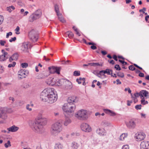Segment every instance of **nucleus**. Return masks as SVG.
Here are the masks:
<instances>
[{"label":"nucleus","instance_id":"19","mask_svg":"<svg viewBox=\"0 0 149 149\" xmlns=\"http://www.w3.org/2000/svg\"><path fill=\"white\" fill-rule=\"evenodd\" d=\"M104 130L103 129H102L100 128H98L96 130L97 133L100 136H103L104 135Z\"/></svg>","mask_w":149,"mask_h":149},{"label":"nucleus","instance_id":"62","mask_svg":"<svg viewBox=\"0 0 149 149\" xmlns=\"http://www.w3.org/2000/svg\"><path fill=\"white\" fill-rule=\"evenodd\" d=\"M55 85L57 86H61L60 84L59 83V82L58 79L57 80V81H56V83Z\"/></svg>","mask_w":149,"mask_h":149},{"label":"nucleus","instance_id":"42","mask_svg":"<svg viewBox=\"0 0 149 149\" xmlns=\"http://www.w3.org/2000/svg\"><path fill=\"white\" fill-rule=\"evenodd\" d=\"M141 107L142 105L141 104L137 105L135 106V108L136 110H138L139 109H141Z\"/></svg>","mask_w":149,"mask_h":149},{"label":"nucleus","instance_id":"13","mask_svg":"<svg viewBox=\"0 0 149 149\" xmlns=\"http://www.w3.org/2000/svg\"><path fill=\"white\" fill-rule=\"evenodd\" d=\"M141 149H149V142L143 141L141 142L140 145Z\"/></svg>","mask_w":149,"mask_h":149},{"label":"nucleus","instance_id":"46","mask_svg":"<svg viewBox=\"0 0 149 149\" xmlns=\"http://www.w3.org/2000/svg\"><path fill=\"white\" fill-rule=\"evenodd\" d=\"M6 43V41L5 40H0V44L2 46H4L5 44Z\"/></svg>","mask_w":149,"mask_h":149},{"label":"nucleus","instance_id":"21","mask_svg":"<svg viewBox=\"0 0 149 149\" xmlns=\"http://www.w3.org/2000/svg\"><path fill=\"white\" fill-rule=\"evenodd\" d=\"M104 111L105 113L109 114L111 116H113L115 115V113L114 112H113L110 110L105 109L104 110Z\"/></svg>","mask_w":149,"mask_h":149},{"label":"nucleus","instance_id":"25","mask_svg":"<svg viewBox=\"0 0 149 149\" xmlns=\"http://www.w3.org/2000/svg\"><path fill=\"white\" fill-rule=\"evenodd\" d=\"M30 85L29 83H24L22 85V87L24 89H26L29 88Z\"/></svg>","mask_w":149,"mask_h":149},{"label":"nucleus","instance_id":"11","mask_svg":"<svg viewBox=\"0 0 149 149\" xmlns=\"http://www.w3.org/2000/svg\"><path fill=\"white\" fill-rule=\"evenodd\" d=\"M145 134L143 132H138L135 134V137L137 141H140L144 139L145 137Z\"/></svg>","mask_w":149,"mask_h":149},{"label":"nucleus","instance_id":"30","mask_svg":"<svg viewBox=\"0 0 149 149\" xmlns=\"http://www.w3.org/2000/svg\"><path fill=\"white\" fill-rule=\"evenodd\" d=\"M54 8L55 11L57 15H58L60 13H59V8L57 5L56 4L54 6Z\"/></svg>","mask_w":149,"mask_h":149},{"label":"nucleus","instance_id":"22","mask_svg":"<svg viewBox=\"0 0 149 149\" xmlns=\"http://www.w3.org/2000/svg\"><path fill=\"white\" fill-rule=\"evenodd\" d=\"M71 147L73 149H77L79 147V145L77 143L74 142L71 143Z\"/></svg>","mask_w":149,"mask_h":149},{"label":"nucleus","instance_id":"10","mask_svg":"<svg viewBox=\"0 0 149 149\" xmlns=\"http://www.w3.org/2000/svg\"><path fill=\"white\" fill-rule=\"evenodd\" d=\"M49 70L51 73H56L58 74H60L61 68L56 66H53L48 68Z\"/></svg>","mask_w":149,"mask_h":149},{"label":"nucleus","instance_id":"18","mask_svg":"<svg viewBox=\"0 0 149 149\" xmlns=\"http://www.w3.org/2000/svg\"><path fill=\"white\" fill-rule=\"evenodd\" d=\"M33 14L37 19L39 18L41 16L42 12L40 10H38L35 12Z\"/></svg>","mask_w":149,"mask_h":149},{"label":"nucleus","instance_id":"8","mask_svg":"<svg viewBox=\"0 0 149 149\" xmlns=\"http://www.w3.org/2000/svg\"><path fill=\"white\" fill-rule=\"evenodd\" d=\"M59 82L60 85L66 84V86L67 87V88L70 89L72 88V83L69 80L67 81L64 79H62L59 80Z\"/></svg>","mask_w":149,"mask_h":149},{"label":"nucleus","instance_id":"58","mask_svg":"<svg viewBox=\"0 0 149 149\" xmlns=\"http://www.w3.org/2000/svg\"><path fill=\"white\" fill-rule=\"evenodd\" d=\"M95 45H93L91 47V49L93 50L96 49H97V47Z\"/></svg>","mask_w":149,"mask_h":149},{"label":"nucleus","instance_id":"7","mask_svg":"<svg viewBox=\"0 0 149 149\" xmlns=\"http://www.w3.org/2000/svg\"><path fill=\"white\" fill-rule=\"evenodd\" d=\"M29 36L30 39L33 42H36L38 39V33L34 30H32L29 33Z\"/></svg>","mask_w":149,"mask_h":149},{"label":"nucleus","instance_id":"59","mask_svg":"<svg viewBox=\"0 0 149 149\" xmlns=\"http://www.w3.org/2000/svg\"><path fill=\"white\" fill-rule=\"evenodd\" d=\"M134 65L137 68L139 69L140 70H142V68L139 67V66L138 65H137V64H134Z\"/></svg>","mask_w":149,"mask_h":149},{"label":"nucleus","instance_id":"17","mask_svg":"<svg viewBox=\"0 0 149 149\" xmlns=\"http://www.w3.org/2000/svg\"><path fill=\"white\" fill-rule=\"evenodd\" d=\"M18 74L21 77H19V78L20 79H21L23 78H25L26 77V76L25 75L24 72V70H19L18 72Z\"/></svg>","mask_w":149,"mask_h":149},{"label":"nucleus","instance_id":"47","mask_svg":"<svg viewBox=\"0 0 149 149\" xmlns=\"http://www.w3.org/2000/svg\"><path fill=\"white\" fill-rule=\"evenodd\" d=\"M141 98V104L143 105H145V98L144 97H142V98Z\"/></svg>","mask_w":149,"mask_h":149},{"label":"nucleus","instance_id":"34","mask_svg":"<svg viewBox=\"0 0 149 149\" xmlns=\"http://www.w3.org/2000/svg\"><path fill=\"white\" fill-rule=\"evenodd\" d=\"M109 70V69H107L105 70H102L100 71V73H102L104 74H107L108 75L111 74V73H110V72L108 71V70Z\"/></svg>","mask_w":149,"mask_h":149},{"label":"nucleus","instance_id":"45","mask_svg":"<svg viewBox=\"0 0 149 149\" xmlns=\"http://www.w3.org/2000/svg\"><path fill=\"white\" fill-rule=\"evenodd\" d=\"M62 61L64 62V63L63 64L65 65L70 64V63L71 62V61L69 60H67L66 61L63 60Z\"/></svg>","mask_w":149,"mask_h":149},{"label":"nucleus","instance_id":"39","mask_svg":"<svg viewBox=\"0 0 149 149\" xmlns=\"http://www.w3.org/2000/svg\"><path fill=\"white\" fill-rule=\"evenodd\" d=\"M16 64V63L15 62H13V63L12 64H9L8 65V67L9 68H10L11 67H14Z\"/></svg>","mask_w":149,"mask_h":149},{"label":"nucleus","instance_id":"15","mask_svg":"<svg viewBox=\"0 0 149 149\" xmlns=\"http://www.w3.org/2000/svg\"><path fill=\"white\" fill-rule=\"evenodd\" d=\"M19 129V128L13 125L12 126L7 128L8 131H7V134H9L10 132H17Z\"/></svg>","mask_w":149,"mask_h":149},{"label":"nucleus","instance_id":"63","mask_svg":"<svg viewBox=\"0 0 149 149\" xmlns=\"http://www.w3.org/2000/svg\"><path fill=\"white\" fill-rule=\"evenodd\" d=\"M139 76L141 77H143L144 76V73L140 72L139 75Z\"/></svg>","mask_w":149,"mask_h":149},{"label":"nucleus","instance_id":"5","mask_svg":"<svg viewBox=\"0 0 149 149\" xmlns=\"http://www.w3.org/2000/svg\"><path fill=\"white\" fill-rule=\"evenodd\" d=\"M88 113L87 111L84 110L82 109L78 111L75 114V116L80 120H86L88 117Z\"/></svg>","mask_w":149,"mask_h":149},{"label":"nucleus","instance_id":"57","mask_svg":"<svg viewBox=\"0 0 149 149\" xmlns=\"http://www.w3.org/2000/svg\"><path fill=\"white\" fill-rule=\"evenodd\" d=\"M98 73L99 72H98L96 70H94L93 72V73L97 77L98 75Z\"/></svg>","mask_w":149,"mask_h":149},{"label":"nucleus","instance_id":"53","mask_svg":"<svg viewBox=\"0 0 149 149\" xmlns=\"http://www.w3.org/2000/svg\"><path fill=\"white\" fill-rule=\"evenodd\" d=\"M16 39L15 37H14L13 38H11V39L9 40V41L10 42H12L13 41H15Z\"/></svg>","mask_w":149,"mask_h":149},{"label":"nucleus","instance_id":"48","mask_svg":"<svg viewBox=\"0 0 149 149\" xmlns=\"http://www.w3.org/2000/svg\"><path fill=\"white\" fill-rule=\"evenodd\" d=\"M3 20V17L2 15H0V25L2 23Z\"/></svg>","mask_w":149,"mask_h":149},{"label":"nucleus","instance_id":"20","mask_svg":"<svg viewBox=\"0 0 149 149\" xmlns=\"http://www.w3.org/2000/svg\"><path fill=\"white\" fill-rule=\"evenodd\" d=\"M37 19L33 13L29 17V20L31 22H33L34 20Z\"/></svg>","mask_w":149,"mask_h":149},{"label":"nucleus","instance_id":"31","mask_svg":"<svg viewBox=\"0 0 149 149\" xmlns=\"http://www.w3.org/2000/svg\"><path fill=\"white\" fill-rule=\"evenodd\" d=\"M52 78H49L46 81V83L49 85H52Z\"/></svg>","mask_w":149,"mask_h":149},{"label":"nucleus","instance_id":"51","mask_svg":"<svg viewBox=\"0 0 149 149\" xmlns=\"http://www.w3.org/2000/svg\"><path fill=\"white\" fill-rule=\"evenodd\" d=\"M134 95L135 96V97H136V98L139 97V96H141V95H140V93H135L134 94Z\"/></svg>","mask_w":149,"mask_h":149},{"label":"nucleus","instance_id":"38","mask_svg":"<svg viewBox=\"0 0 149 149\" xmlns=\"http://www.w3.org/2000/svg\"><path fill=\"white\" fill-rule=\"evenodd\" d=\"M57 81V79L56 78H52V85H55L56 83V81Z\"/></svg>","mask_w":149,"mask_h":149},{"label":"nucleus","instance_id":"3","mask_svg":"<svg viewBox=\"0 0 149 149\" xmlns=\"http://www.w3.org/2000/svg\"><path fill=\"white\" fill-rule=\"evenodd\" d=\"M40 98L43 101L52 103L57 100V96L54 93L53 89L49 88L45 89L41 93Z\"/></svg>","mask_w":149,"mask_h":149},{"label":"nucleus","instance_id":"12","mask_svg":"<svg viewBox=\"0 0 149 149\" xmlns=\"http://www.w3.org/2000/svg\"><path fill=\"white\" fill-rule=\"evenodd\" d=\"M7 109L6 108H4L1 110L0 112V118L2 119L5 120L7 118Z\"/></svg>","mask_w":149,"mask_h":149},{"label":"nucleus","instance_id":"27","mask_svg":"<svg viewBox=\"0 0 149 149\" xmlns=\"http://www.w3.org/2000/svg\"><path fill=\"white\" fill-rule=\"evenodd\" d=\"M57 16H58V19L62 23H64L65 22V20L63 17H62L61 14H59L58 15H57Z\"/></svg>","mask_w":149,"mask_h":149},{"label":"nucleus","instance_id":"43","mask_svg":"<svg viewBox=\"0 0 149 149\" xmlns=\"http://www.w3.org/2000/svg\"><path fill=\"white\" fill-rule=\"evenodd\" d=\"M9 100L11 103L13 104L15 101V99L14 97H9Z\"/></svg>","mask_w":149,"mask_h":149},{"label":"nucleus","instance_id":"35","mask_svg":"<svg viewBox=\"0 0 149 149\" xmlns=\"http://www.w3.org/2000/svg\"><path fill=\"white\" fill-rule=\"evenodd\" d=\"M11 146L10 142L9 140L8 141L7 143H5L4 144V146L6 148H8L9 146Z\"/></svg>","mask_w":149,"mask_h":149},{"label":"nucleus","instance_id":"4","mask_svg":"<svg viewBox=\"0 0 149 149\" xmlns=\"http://www.w3.org/2000/svg\"><path fill=\"white\" fill-rule=\"evenodd\" d=\"M62 129L61 121H58L53 124L51 129V133L53 135L56 136Z\"/></svg>","mask_w":149,"mask_h":149},{"label":"nucleus","instance_id":"28","mask_svg":"<svg viewBox=\"0 0 149 149\" xmlns=\"http://www.w3.org/2000/svg\"><path fill=\"white\" fill-rule=\"evenodd\" d=\"M62 145L60 143H56L54 149H62Z\"/></svg>","mask_w":149,"mask_h":149},{"label":"nucleus","instance_id":"14","mask_svg":"<svg viewBox=\"0 0 149 149\" xmlns=\"http://www.w3.org/2000/svg\"><path fill=\"white\" fill-rule=\"evenodd\" d=\"M28 45V43L27 42H25L23 43L21 46V50L24 52L29 53Z\"/></svg>","mask_w":149,"mask_h":149},{"label":"nucleus","instance_id":"52","mask_svg":"<svg viewBox=\"0 0 149 149\" xmlns=\"http://www.w3.org/2000/svg\"><path fill=\"white\" fill-rule=\"evenodd\" d=\"M30 107V105L28 104L26 106V109L28 110H29V111H31L32 110V108H31L29 107Z\"/></svg>","mask_w":149,"mask_h":149},{"label":"nucleus","instance_id":"60","mask_svg":"<svg viewBox=\"0 0 149 149\" xmlns=\"http://www.w3.org/2000/svg\"><path fill=\"white\" fill-rule=\"evenodd\" d=\"M102 73H100V71L98 73V75L97 77L100 78H102Z\"/></svg>","mask_w":149,"mask_h":149},{"label":"nucleus","instance_id":"23","mask_svg":"<svg viewBox=\"0 0 149 149\" xmlns=\"http://www.w3.org/2000/svg\"><path fill=\"white\" fill-rule=\"evenodd\" d=\"M65 35L66 36H68L70 38H72L74 36L73 34L70 31H68L66 32L65 33Z\"/></svg>","mask_w":149,"mask_h":149},{"label":"nucleus","instance_id":"16","mask_svg":"<svg viewBox=\"0 0 149 149\" xmlns=\"http://www.w3.org/2000/svg\"><path fill=\"white\" fill-rule=\"evenodd\" d=\"M140 93L141 95V98L144 97L143 96H144L146 97H147L148 96V92L146 91L143 90H142L140 92Z\"/></svg>","mask_w":149,"mask_h":149},{"label":"nucleus","instance_id":"2","mask_svg":"<svg viewBox=\"0 0 149 149\" xmlns=\"http://www.w3.org/2000/svg\"><path fill=\"white\" fill-rule=\"evenodd\" d=\"M47 123L46 119L43 118L40 116L38 117L35 121H31L29 123V125L34 132L42 134L45 131L43 126L45 125Z\"/></svg>","mask_w":149,"mask_h":149},{"label":"nucleus","instance_id":"61","mask_svg":"<svg viewBox=\"0 0 149 149\" xmlns=\"http://www.w3.org/2000/svg\"><path fill=\"white\" fill-rule=\"evenodd\" d=\"M44 59L46 61H48L50 60V59L49 58H47L46 56H43Z\"/></svg>","mask_w":149,"mask_h":149},{"label":"nucleus","instance_id":"40","mask_svg":"<svg viewBox=\"0 0 149 149\" xmlns=\"http://www.w3.org/2000/svg\"><path fill=\"white\" fill-rule=\"evenodd\" d=\"M114 68L117 70H121V68L119 65L116 64L115 65Z\"/></svg>","mask_w":149,"mask_h":149},{"label":"nucleus","instance_id":"49","mask_svg":"<svg viewBox=\"0 0 149 149\" xmlns=\"http://www.w3.org/2000/svg\"><path fill=\"white\" fill-rule=\"evenodd\" d=\"M122 149H129L128 145H126L123 146Z\"/></svg>","mask_w":149,"mask_h":149},{"label":"nucleus","instance_id":"6","mask_svg":"<svg viewBox=\"0 0 149 149\" xmlns=\"http://www.w3.org/2000/svg\"><path fill=\"white\" fill-rule=\"evenodd\" d=\"M140 122L139 119L136 118H133L129 120L128 122H126L125 123L127 127L130 129L134 128L136 124Z\"/></svg>","mask_w":149,"mask_h":149},{"label":"nucleus","instance_id":"24","mask_svg":"<svg viewBox=\"0 0 149 149\" xmlns=\"http://www.w3.org/2000/svg\"><path fill=\"white\" fill-rule=\"evenodd\" d=\"M101 125L103 127H107L109 126L110 124L106 121H103L101 123Z\"/></svg>","mask_w":149,"mask_h":149},{"label":"nucleus","instance_id":"44","mask_svg":"<svg viewBox=\"0 0 149 149\" xmlns=\"http://www.w3.org/2000/svg\"><path fill=\"white\" fill-rule=\"evenodd\" d=\"M21 65L23 68H26L28 66V64L27 63H22Z\"/></svg>","mask_w":149,"mask_h":149},{"label":"nucleus","instance_id":"29","mask_svg":"<svg viewBox=\"0 0 149 149\" xmlns=\"http://www.w3.org/2000/svg\"><path fill=\"white\" fill-rule=\"evenodd\" d=\"M127 136V134L126 133L122 134L120 135L119 139L120 140H124L125 138Z\"/></svg>","mask_w":149,"mask_h":149},{"label":"nucleus","instance_id":"56","mask_svg":"<svg viewBox=\"0 0 149 149\" xmlns=\"http://www.w3.org/2000/svg\"><path fill=\"white\" fill-rule=\"evenodd\" d=\"M146 10V8H143L142 9H140L139 10V12H142L143 13H145V11Z\"/></svg>","mask_w":149,"mask_h":149},{"label":"nucleus","instance_id":"37","mask_svg":"<svg viewBox=\"0 0 149 149\" xmlns=\"http://www.w3.org/2000/svg\"><path fill=\"white\" fill-rule=\"evenodd\" d=\"M117 75L118 77H120L121 78H123L124 76V75L123 73H121L120 72H118L117 73Z\"/></svg>","mask_w":149,"mask_h":149},{"label":"nucleus","instance_id":"36","mask_svg":"<svg viewBox=\"0 0 149 149\" xmlns=\"http://www.w3.org/2000/svg\"><path fill=\"white\" fill-rule=\"evenodd\" d=\"M73 75L74 76H79L80 75V73L79 71H75L74 72Z\"/></svg>","mask_w":149,"mask_h":149},{"label":"nucleus","instance_id":"54","mask_svg":"<svg viewBox=\"0 0 149 149\" xmlns=\"http://www.w3.org/2000/svg\"><path fill=\"white\" fill-rule=\"evenodd\" d=\"M4 71L3 68L0 65V73H3Z\"/></svg>","mask_w":149,"mask_h":149},{"label":"nucleus","instance_id":"33","mask_svg":"<svg viewBox=\"0 0 149 149\" xmlns=\"http://www.w3.org/2000/svg\"><path fill=\"white\" fill-rule=\"evenodd\" d=\"M12 57L13 58V60H14V61H16L17 60L18 58V54L17 53H15L13 54L12 56Z\"/></svg>","mask_w":149,"mask_h":149},{"label":"nucleus","instance_id":"41","mask_svg":"<svg viewBox=\"0 0 149 149\" xmlns=\"http://www.w3.org/2000/svg\"><path fill=\"white\" fill-rule=\"evenodd\" d=\"M128 68L129 69L132 71L136 69L135 68L133 65L129 66Z\"/></svg>","mask_w":149,"mask_h":149},{"label":"nucleus","instance_id":"64","mask_svg":"<svg viewBox=\"0 0 149 149\" xmlns=\"http://www.w3.org/2000/svg\"><path fill=\"white\" fill-rule=\"evenodd\" d=\"M113 59H114L116 61H118L117 57L116 55H114L113 56Z\"/></svg>","mask_w":149,"mask_h":149},{"label":"nucleus","instance_id":"26","mask_svg":"<svg viewBox=\"0 0 149 149\" xmlns=\"http://www.w3.org/2000/svg\"><path fill=\"white\" fill-rule=\"evenodd\" d=\"M90 65L91 66H103V64H100L98 63H90Z\"/></svg>","mask_w":149,"mask_h":149},{"label":"nucleus","instance_id":"55","mask_svg":"<svg viewBox=\"0 0 149 149\" xmlns=\"http://www.w3.org/2000/svg\"><path fill=\"white\" fill-rule=\"evenodd\" d=\"M12 34V33L11 32H9L8 33H7L6 38H8L9 36H11Z\"/></svg>","mask_w":149,"mask_h":149},{"label":"nucleus","instance_id":"9","mask_svg":"<svg viewBox=\"0 0 149 149\" xmlns=\"http://www.w3.org/2000/svg\"><path fill=\"white\" fill-rule=\"evenodd\" d=\"M81 128L82 131L87 132H89L92 130L91 127L88 124L86 123H83L81 124Z\"/></svg>","mask_w":149,"mask_h":149},{"label":"nucleus","instance_id":"32","mask_svg":"<svg viewBox=\"0 0 149 149\" xmlns=\"http://www.w3.org/2000/svg\"><path fill=\"white\" fill-rule=\"evenodd\" d=\"M9 57L4 56L3 54L0 55V61H4L6 60L7 58H8Z\"/></svg>","mask_w":149,"mask_h":149},{"label":"nucleus","instance_id":"1","mask_svg":"<svg viewBox=\"0 0 149 149\" xmlns=\"http://www.w3.org/2000/svg\"><path fill=\"white\" fill-rule=\"evenodd\" d=\"M67 103L65 104L63 106V110L64 111V114L66 118L64 123L65 126H67L71 122V120L68 117H71L72 115V113L75 109V105L74 103L77 102L78 100L76 97L73 96L68 97L67 100Z\"/></svg>","mask_w":149,"mask_h":149},{"label":"nucleus","instance_id":"50","mask_svg":"<svg viewBox=\"0 0 149 149\" xmlns=\"http://www.w3.org/2000/svg\"><path fill=\"white\" fill-rule=\"evenodd\" d=\"M119 61L122 63L123 65H126L127 64V63L124 61H123L120 60H119Z\"/></svg>","mask_w":149,"mask_h":149}]
</instances>
